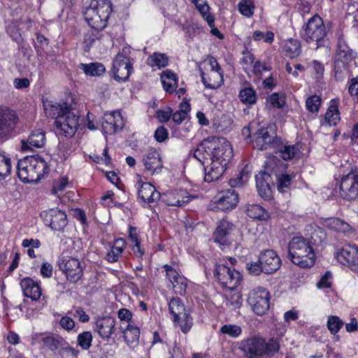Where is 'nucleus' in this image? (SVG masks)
<instances>
[{"instance_id":"e2e57ef3","label":"nucleus","mask_w":358,"mask_h":358,"mask_svg":"<svg viewBox=\"0 0 358 358\" xmlns=\"http://www.w3.org/2000/svg\"><path fill=\"white\" fill-rule=\"evenodd\" d=\"M255 56L253 54L248 51L243 52V57L241 59V64L245 69H246L250 65L254 64Z\"/></svg>"},{"instance_id":"09e8293b","label":"nucleus","mask_w":358,"mask_h":358,"mask_svg":"<svg viewBox=\"0 0 358 358\" xmlns=\"http://www.w3.org/2000/svg\"><path fill=\"white\" fill-rule=\"evenodd\" d=\"M225 306L231 310H237L242 306V297L239 292H236L224 299Z\"/></svg>"},{"instance_id":"f8f14e48","label":"nucleus","mask_w":358,"mask_h":358,"mask_svg":"<svg viewBox=\"0 0 358 358\" xmlns=\"http://www.w3.org/2000/svg\"><path fill=\"white\" fill-rule=\"evenodd\" d=\"M214 275L223 287L231 290L239 285L241 279L238 271L224 264L216 265Z\"/></svg>"},{"instance_id":"a18cd8bd","label":"nucleus","mask_w":358,"mask_h":358,"mask_svg":"<svg viewBox=\"0 0 358 358\" xmlns=\"http://www.w3.org/2000/svg\"><path fill=\"white\" fill-rule=\"evenodd\" d=\"M169 59L165 54L155 52L148 58V64L150 66H157L159 69L167 66Z\"/></svg>"},{"instance_id":"72a5a7b5","label":"nucleus","mask_w":358,"mask_h":358,"mask_svg":"<svg viewBox=\"0 0 358 358\" xmlns=\"http://www.w3.org/2000/svg\"><path fill=\"white\" fill-rule=\"evenodd\" d=\"M322 224L330 230L342 234H346L351 229L349 224L337 217L325 218L322 222Z\"/></svg>"},{"instance_id":"7ed1b4c3","label":"nucleus","mask_w":358,"mask_h":358,"mask_svg":"<svg viewBox=\"0 0 358 358\" xmlns=\"http://www.w3.org/2000/svg\"><path fill=\"white\" fill-rule=\"evenodd\" d=\"M288 252L292 263L301 268L311 267L315 264L313 249L303 237H294L289 243Z\"/></svg>"},{"instance_id":"c85d7f7f","label":"nucleus","mask_w":358,"mask_h":358,"mask_svg":"<svg viewBox=\"0 0 358 358\" xmlns=\"http://www.w3.org/2000/svg\"><path fill=\"white\" fill-rule=\"evenodd\" d=\"M115 321L110 317L99 318L96 321L95 330L104 340H108L114 332Z\"/></svg>"},{"instance_id":"5701e85b","label":"nucleus","mask_w":358,"mask_h":358,"mask_svg":"<svg viewBox=\"0 0 358 358\" xmlns=\"http://www.w3.org/2000/svg\"><path fill=\"white\" fill-rule=\"evenodd\" d=\"M160 199L167 206L181 207L188 203L191 197L185 190L175 189L162 194Z\"/></svg>"},{"instance_id":"a211bd4d","label":"nucleus","mask_w":358,"mask_h":358,"mask_svg":"<svg viewBox=\"0 0 358 358\" xmlns=\"http://www.w3.org/2000/svg\"><path fill=\"white\" fill-rule=\"evenodd\" d=\"M210 71L208 73L201 72V80L206 87L217 89L223 83V74L220 66L214 57L209 60Z\"/></svg>"},{"instance_id":"c756f323","label":"nucleus","mask_w":358,"mask_h":358,"mask_svg":"<svg viewBox=\"0 0 358 358\" xmlns=\"http://www.w3.org/2000/svg\"><path fill=\"white\" fill-rule=\"evenodd\" d=\"M20 286L24 296L33 301H37L41 296V289L39 284L30 278H24L20 282Z\"/></svg>"},{"instance_id":"79ce46f5","label":"nucleus","mask_w":358,"mask_h":358,"mask_svg":"<svg viewBox=\"0 0 358 358\" xmlns=\"http://www.w3.org/2000/svg\"><path fill=\"white\" fill-rule=\"evenodd\" d=\"M123 334L127 345H136L138 343L139 339L140 330L137 327L128 324L127 327L123 330Z\"/></svg>"},{"instance_id":"cd10ccee","label":"nucleus","mask_w":358,"mask_h":358,"mask_svg":"<svg viewBox=\"0 0 358 358\" xmlns=\"http://www.w3.org/2000/svg\"><path fill=\"white\" fill-rule=\"evenodd\" d=\"M145 169L151 174L159 173L163 167L159 153L155 148H150L143 157Z\"/></svg>"},{"instance_id":"37998d69","label":"nucleus","mask_w":358,"mask_h":358,"mask_svg":"<svg viewBox=\"0 0 358 358\" xmlns=\"http://www.w3.org/2000/svg\"><path fill=\"white\" fill-rule=\"evenodd\" d=\"M80 69L86 75L90 76H99L106 71L104 66L98 62H92L88 64H80Z\"/></svg>"},{"instance_id":"f704fd0d","label":"nucleus","mask_w":358,"mask_h":358,"mask_svg":"<svg viewBox=\"0 0 358 358\" xmlns=\"http://www.w3.org/2000/svg\"><path fill=\"white\" fill-rule=\"evenodd\" d=\"M43 107L45 115L55 118V120H57L59 116H62V114L64 113L69 108L66 103L61 105L50 101H43Z\"/></svg>"},{"instance_id":"2eb2a0df","label":"nucleus","mask_w":358,"mask_h":358,"mask_svg":"<svg viewBox=\"0 0 358 358\" xmlns=\"http://www.w3.org/2000/svg\"><path fill=\"white\" fill-rule=\"evenodd\" d=\"M41 217L45 224L54 231H62L68 223L66 213L58 208H50L41 212Z\"/></svg>"},{"instance_id":"864d4df0","label":"nucleus","mask_w":358,"mask_h":358,"mask_svg":"<svg viewBox=\"0 0 358 358\" xmlns=\"http://www.w3.org/2000/svg\"><path fill=\"white\" fill-rule=\"evenodd\" d=\"M220 332L230 337L237 338L241 335L242 329L238 325L224 324L221 327Z\"/></svg>"},{"instance_id":"58836bf2","label":"nucleus","mask_w":358,"mask_h":358,"mask_svg":"<svg viewBox=\"0 0 358 358\" xmlns=\"http://www.w3.org/2000/svg\"><path fill=\"white\" fill-rule=\"evenodd\" d=\"M99 31L100 30L94 29V31H89L85 34L83 44L85 52H88L92 46L96 45L103 39L104 34Z\"/></svg>"},{"instance_id":"ddd939ff","label":"nucleus","mask_w":358,"mask_h":358,"mask_svg":"<svg viewBox=\"0 0 358 358\" xmlns=\"http://www.w3.org/2000/svg\"><path fill=\"white\" fill-rule=\"evenodd\" d=\"M340 195L348 201H353L358 198V169L352 170L341 178Z\"/></svg>"},{"instance_id":"6e6d98bb","label":"nucleus","mask_w":358,"mask_h":358,"mask_svg":"<svg viewBox=\"0 0 358 358\" xmlns=\"http://www.w3.org/2000/svg\"><path fill=\"white\" fill-rule=\"evenodd\" d=\"M321 104V99L317 95L309 96L306 101V106L309 112L317 113Z\"/></svg>"},{"instance_id":"5fc2aeb1","label":"nucleus","mask_w":358,"mask_h":358,"mask_svg":"<svg viewBox=\"0 0 358 358\" xmlns=\"http://www.w3.org/2000/svg\"><path fill=\"white\" fill-rule=\"evenodd\" d=\"M343 321L337 316H330L327 321L328 329L332 334H336L343 327Z\"/></svg>"},{"instance_id":"39448f33","label":"nucleus","mask_w":358,"mask_h":358,"mask_svg":"<svg viewBox=\"0 0 358 358\" xmlns=\"http://www.w3.org/2000/svg\"><path fill=\"white\" fill-rule=\"evenodd\" d=\"M111 10L109 0H91L84 11V18L92 29L102 30L107 25Z\"/></svg>"},{"instance_id":"6e6552de","label":"nucleus","mask_w":358,"mask_h":358,"mask_svg":"<svg viewBox=\"0 0 358 358\" xmlns=\"http://www.w3.org/2000/svg\"><path fill=\"white\" fill-rule=\"evenodd\" d=\"M169 310L173 315V322H177L181 331L186 334L192 327L193 319L180 298H173L169 303Z\"/></svg>"},{"instance_id":"0e129e2a","label":"nucleus","mask_w":358,"mask_h":358,"mask_svg":"<svg viewBox=\"0 0 358 358\" xmlns=\"http://www.w3.org/2000/svg\"><path fill=\"white\" fill-rule=\"evenodd\" d=\"M68 185V178L63 177L59 180L55 181L53 184L52 192L57 194L59 192H62Z\"/></svg>"},{"instance_id":"a878e982","label":"nucleus","mask_w":358,"mask_h":358,"mask_svg":"<svg viewBox=\"0 0 358 358\" xmlns=\"http://www.w3.org/2000/svg\"><path fill=\"white\" fill-rule=\"evenodd\" d=\"M259 257L260 262L264 266V273H273L280 268V259L273 250H265L259 255Z\"/></svg>"},{"instance_id":"4be33fe9","label":"nucleus","mask_w":358,"mask_h":358,"mask_svg":"<svg viewBox=\"0 0 358 358\" xmlns=\"http://www.w3.org/2000/svg\"><path fill=\"white\" fill-rule=\"evenodd\" d=\"M166 271V276L172 286L173 292L176 294L183 295L186 293L187 287V279L174 269L171 266H164Z\"/></svg>"},{"instance_id":"4c0bfd02","label":"nucleus","mask_w":358,"mask_h":358,"mask_svg":"<svg viewBox=\"0 0 358 358\" xmlns=\"http://www.w3.org/2000/svg\"><path fill=\"white\" fill-rule=\"evenodd\" d=\"M194 4L203 18L207 22L209 27L214 26V17L209 13L210 6L206 0H190Z\"/></svg>"},{"instance_id":"052dcab7","label":"nucleus","mask_w":358,"mask_h":358,"mask_svg":"<svg viewBox=\"0 0 358 358\" xmlns=\"http://www.w3.org/2000/svg\"><path fill=\"white\" fill-rule=\"evenodd\" d=\"M154 137L157 142H164L169 137L168 130L164 127H159L155 131Z\"/></svg>"},{"instance_id":"4d7b16f0","label":"nucleus","mask_w":358,"mask_h":358,"mask_svg":"<svg viewBox=\"0 0 358 358\" xmlns=\"http://www.w3.org/2000/svg\"><path fill=\"white\" fill-rule=\"evenodd\" d=\"M249 178V173L245 170L243 169L237 178H232L229 180V185L231 187H240L245 183Z\"/></svg>"},{"instance_id":"20e7f679","label":"nucleus","mask_w":358,"mask_h":358,"mask_svg":"<svg viewBox=\"0 0 358 358\" xmlns=\"http://www.w3.org/2000/svg\"><path fill=\"white\" fill-rule=\"evenodd\" d=\"M280 345L276 339L268 341L261 336H252L241 342V349L247 358H261L264 355H272L278 351Z\"/></svg>"},{"instance_id":"680f3d73","label":"nucleus","mask_w":358,"mask_h":358,"mask_svg":"<svg viewBox=\"0 0 358 358\" xmlns=\"http://www.w3.org/2000/svg\"><path fill=\"white\" fill-rule=\"evenodd\" d=\"M271 104L277 108H282L285 105V100L282 96L277 93H273L269 96Z\"/></svg>"},{"instance_id":"774afa93","label":"nucleus","mask_w":358,"mask_h":358,"mask_svg":"<svg viewBox=\"0 0 358 358\" xmlns=\"http://www.w3.org/2000/svg\"><path fill=\"white\" fill-rule=\"evenodd\" d=\"M53 268L51 264L43 262L41 267L40 273L44 278H50L52 275Z\"/></svg>"},{"instance_id":"49530a36","label":"nucleus","mask_w":358,"mask_h":358,"mask_svg":"<svg viewBox=\"0 0 358 358\" xmlns=\"http://www.w3.org/2000/svg\"><path fill=\"white\" fill-rule=\"evenodd\" d=\"M11 171L10 159L5 152H0V180L8 177Z\"/></svg>"},{"instance_id":"f03ea898","label":"nucleus","mask_w":358,"mask_h":358,"mask_svg":"<svg viewBox=\"0 0 358 358\" xmlns=\"http://www.w3.org/2000/svg\"><path fill=\"white\" fill-rule=\"evenodd\" d=\"M17 168L19 178L26 183L38 182L48 171L47 162L38 155L19 160Z\"/></svg>"},{"instance_id":"9d476101","label":"nucleus","mask_w":358,"mask_h":358,"mask_svg":"<svg viewBox=\"0 0 358 358\" xmlns=\"http://www.w3.org/2000/svg\"><path fill=\"white\" fill-rule=\"evenodd\" d=\"M56 128L60 134L66 137H72L79 126V115L70 108L55 120Z\"/></svg>"},{"instance_id":"4468645a","label":"nucleus","mask_w":358,"mask_h":358,"mask_svg":"<svg viewBox=\"0 0 358 358\" xmlns=\"http://www.w3.org/2000/svg\"><path fill=\"white\" fill-rule=\"evenodd\" d=\"M286 168V164L275 159H271L267 162V169L270 170L272 176L275 177L278 189L280 192H286L291 184V176L284 173Z\"/></svg>"},{"instance_id":"8fccbe9b","label":"nucleus","mask_w":358,"mask_h":358,"mask_svg":"<svg viewBox=\"0 0 358 358\" xmlns=\"http://www.w3.org/2000/svg\"><path fill=\"white\" fill-rule=\"evenodd\" d=\"M325 120L330 125H336L340 120V113L338 106L331 104L325 114Z\"/></svg>"},{"instance_id":"603ef678","label":"nucleus","mask_w":358,"mask_h":358,"mask_svg":"<svg viewBox=\"0 0 358 358\" xmlns=\"http://www.w3.org/2000/svg\"><path fill=\"white\" fill-rule=\"evenodd\" d=\"M92 334L90 331H84L78 336V345L83 350H87L92 346Z\"/></svg>"},{"instance_id":"bf43d9fd","label":"nucleus","mask_w":358,"mask_h":358,"mask_svg":"<svg viewBox=\"0 0 358 358\" xmlns=\"http://www.w3.org/2000/svg\"><path fill=\"white\" fill-rule=\"evenodd\" d=\"M248 269L250 273L255 275H259L262 272L264 273V266L260 262V257L258 262L248 263Z\"/></svg>"},{"instance_id":"2f4dec72","label":"nucleus","mask_w":358,"mask_h":358,"mask_svg":"<svg viewBox=\"0 0 358 358\" xmlns=\"http://www.w3.org/2000/svg\"><path fill=\"white\" fill-rule=\"evenodd\" d=\"M45 143V132L41 129H36L31 132L27 141H22V149L23 150H32L34 148H42Z\"/></svg>"},{"instance_id":"a19ab883","label":"nucleus","mask_w":358,"mask_h":358,"mask_svg":"<svg viewBox=\"0 0 358 358\" xmlns=\"http://www.w3.org/2000/svg\"><path fill=\"white\" fill-rule=\"evenodd\" d=\"M248 217L259 220H267L270 218L269 213L257 204L249 205L246 209Z\"/></svg>"},{"instance_id":"bb28decb","label":"nucleus","mask_w":358,"mask_h":358,"mask_svg":"<svg viewBox=\"0 0 358 358\" xmlns=\"http://www.w3.org/2000/svg\"><path fill=\"white\" fill-rule=\"evenodd\" d=\"M234 228V225L231 222L226 220H221L213 233V238L214 241L222 246L229 245L230 242L228 236Z\"/></svg>"},{"instance_id":"dca6fc26","label":"nucleus","mask_w":358,"mask_h":358,"mask_svg":"<svg viewBox=\"0 0 358 358\" xmlns=\"http://www.w3.org/2000/svg\"><path fill=\"white\" fill-rule=\"evenodd\" d=\"M59 267L72 282H76L83 275V268L78 259L72 257H63L59 261Z\"/></svg>"},{"instance_id":"6ab92c4d","label":"nucleus","mask_w":358,"mask_h":358,"mask_svg":"<svg viewBox=\"0 0 358 358\" xmlns=\"http://www.w3.org/2000/svg\"><path fill=\"white\" fill-rule=\"evenodd\" d=\"M18 117L15 111L0 107V140L6 138L15 129Z\"/></svg>"},{"instance_id":"e433bc0d","label":"nucleus","mask_w":358,"mask_h":358,"mask_svg":"<svg viewBox=\"0 0 358 358\" xmlns=\"http://www.w3.org/2000/svg\"><path fill=\"white\" fill-rule=\"evenodd\" d=\"M161 80L164 90L173 93L177 87L176 75L169 70L164 71L161 74Z\"/></svg>"},{"instance_id":"393cba45","label":"nucleus","mask_w":358,"mask_h":358,"mask_svg":"<svg viewBox=\"0 0 358 358\" xmlns=\"http://www.w3.org/2000/svg\"><path fill=\"white\" fill-rule=\"evenodd\" d=\"M238 202V194L232 189L224 191L220 194L217 201L215 203V208L220 210H229L233 209Z\"/></svg>"},{"instance_id":"69168bd1","label":"nucleus","mask_w":358,"mask_h":358,"mask_svg":"<svg viewBox=\"0 0 358 358\" xmlns=\"http://www.w3.org/2000/svg\"><path fill=\"white\" fill-rule=\"evenodd\" d=\"M312 68L317 79L322 77L324 73V66L321 62L317 60H313L312 62Z\"/></svg>"},{"instance_id":"f257e3e1","label":"nucleus","mask_w":358,"mask_h":358,"mask_svg":"<svg viewBox=\"0 0 358 358\" xmlns=\"http://www.w3.org/2000/svg\"><path fill=\"white\" fill-rule=\"evenodd\" d=\"M193 156L203 165L210 161V167L205 168L204 180L210 182L218 180L224 172L233 156L230 143L224 137L212 136L202 141L194 150Z\"/></svg>"},{"instance_id":"b1692460","label":"nucleus","mask_w":358,"mask_h":358,"mask_svg":"<svg viewBox=\"0 0 358 358\" xmlns=\"http://www.w3.org/2000/svg\"><path fill=\"white\" fill-rule=\"evenodd\" d=\"M122 127L123 120L120 113L113 111L104 114L102 129L105 134H113Z\"/></svg>"},{"instance_id":"3c124183","label":"nucleus","mask_w":358,"mask_h":358,"mask_svg":"<svg viewBox=\"0 0 358 358\" xmlns=\"http://www.w3.org/2000/svg\"><path fill=\"white\" fill-rule=\"evenodd\" d=\"M239 12L244 16L250 17L252 16L255 10V5L250 0H242L238 4Z\"/></svg>"},{"instance_id":"c03bdc74","label":"nucleus","mask_w":358,"mask_h":358,"mask_svg":"<svg viewBox=\"0 0 358 358\" xmlns=\"http://www.w3.org/2000/svg\"><path fill=\"white\" fill-rule=\"evenodd\" d=\"M284 50L287 56L295 58L301 53V44L299 41L291 38L286 41Z\"/></svg>"},{"instance_id":"7c9ffc66","label":"nucleus","mask_w":358,"mask_h":358,"mask_svg":"<svg viewBox=\"0 0 358 358\" xmlns=\"http://www.w3.org/2000/svg\"><path fill=\"white\" fill-rule=\"evenodd\" d=\"M275 150H276V153L278 154L279 157L285 161L299 158L301 155V150L298 145L283 143L281 139H280Z\"/></svg>"},{"instance_id":"c9c22d12","label":"nucleus","mask_w":358,"mask_h":358,"mask_svg":"<svg viewBox=\"0 0 358 358\" xmlns=\"http://www.w3.org/2000/svg\"><path fill=\"white\" fill-rule=\"evenodd\" d=\"M36 338H38L43 345L44 348H47L51 351H55L62 346V343H64V340L58 336L52 335H35Z\"/></svg>"},{"instance_id":"ea45409f","label":"nucleus","mask_w":358,"mask_h":358,"mask_svg":"<svg viewBox=\"0 0 358 358\" xmlns=\"http://www.w3.org/2000/svg\"><path fill=\"white\" fill-rule=\"evenodd\" d=\"M124 244L125 242L122 238L115 240L114 245L111 246L105 259L110 263L116 262L124 250Z\"/></svg>"},{"instance_id":"13d9d810","label":"nucleus","mask_w":358,"mask_h":358,"mask_svg":"<svg viewBox=\"0 0 358 358\" xmlns=\"http://www.w3.org/2000/svg\"><path fill=\"white\" fill-rule=\"evenodd\" d=\"M253 38L257 41L263 40L267 43H271L274 40V34L272 31L264 33L261 31H255L253 33Z\"/></svg>"},{"instance_id":"412c9836","label":"nucleus","mask_w":358,"mask_h":358,"mask_svg":"<svg viewBox=\"0 0 358 358\" xmlns=\"http://www.w3.org/2000/svg\"><path fill=\"white\" fill-rule=\"evenodd\" d=\"M255 178L256 187L259 196L264 199H270L272 196L271 187L274 185V183L272 174L270 170H268L267 166L264 171L256 175Z\"/></svg>"},{"instance_id":"473e14b6","label":"nucleus","mask_w":358,"mask_h":358,"mask_svg":"<svg viewBox=\"0 0 358 358\" xmlns=\"http://www.w3.org/2000/svg\"><path fill=\"white\" fill-rule=\"evenodd\" d=\"M138 196L149 204L157 201L160 197V192L155 189V187L150 182H144L138 189Z\"/></svg>"},{"instance_id":"338daca9","label":"nucleus","mask_w":358,"mask_h":358,"mask_svg":"<svg viewBox=\"0 0 358 358\" xmlns=\"http://www.w3.org/2000/svg\"><path fill=\"white\" fill-rule=\"evenodd\" d=\"M59 324L63 329L67 331L71 330L75 326V322L73 319L68 316L62 317Z\"/></svg>"},{"instance_id":"1a4fd4ad","label":"nucleus","mask_w":358,"mask_h":358,"mask_svg":"<svg viewBox=\"0 0 358 358\" xmlns=\"http://www.w3.org/2000/svg\"><path fill=\"white\" fill-rule=\"evenodd\" d=\"M270 294L263 287H258L251 290L248 296V303L258 315L266 314L269 309Z\"/></svg>"},{"instance_id":"de8ad7c7","label":"nucleus","mask_w":358,"mask_h":358,"mask_svg":"<svg viewBox=\"0 0 358 358\" xmlns=\"http://www.w3.org/2000/svg\"><path fill=\"white\" fill-rule=\"evenodd\" d=\"M239 99L244 104H254L257 101L255 91L252 87H245L239 92Z\"/></svg>"},{"instance_id":"f3484780","label":"nucleus","mask_w":358,"mask_h":358,"mask_svg":"<svg viewBox=\"0 0 358 358\" xmlns=\"http://www.w3.org/2000/svg\"><path fill=\"white\" fill-rule=\"evenodd\" d=\"M280 139L271 130L262 128L254 134V146L260 150L275 149Z\"/></svg>"},{"instance_id":"aec40b11","label":"nucleus","mask_w":358,"mask_h":358,"mask_svg":"<svg viewBox=\"0 0 358 358\" xmlns=\"http://www.w3.org/2000/svg\"><path fill=\"white\" fill-rule=\"evenodd\" d=\"M336 258L343 265L358 271V248L355 245H344L337 251Z\"/></svg>"},{"instance_id":"0eeeda50","label":"nucleus","mask_w":358,"mask_h":358,"mask_svg":"<svg viewBox=\"0 0 358 358\" xmlns=\"http://www.w3.org/2000/svg\"><path fill=\"white\" fill-rule=\"evenodd\" d=\"M352 59V50L349 48L345 39L343 37H339L334 61V72L336 79L341 80L347 74L349 64Z\"/></svg>"},{"instance_id":"423d86ee","label":"nucleus","mask_w":358,"mask_h":358,"mask_svg":"<svg viewBox=\"0 0 358 358\" xmlns=\"http://www.w3.org/2000/svg\"><path fill=\"white\" fill-rule=\"evenodd\" d=\"M303 38L308 43H314V49L324 47L327 43V29L321 17L315 14L303 27Z\"/></svg>"},{"instance_id":"9b49d317","label":"nucleus","mask_w":358,"mask_h":358,"mask_svg":"<svg viewBox=\"0 0 358 358\" xmlns=\"http://www.w3.org/2000/svg\"><path fill=\"white\" fill-rule=\"evenodd\" d=\"M127 48H124L122 52L117 54L113 62L114 78L120 82L127 80L132 70V65L127 55Z\"/></svg>"}]
</instances>
